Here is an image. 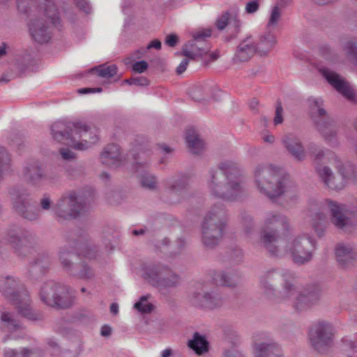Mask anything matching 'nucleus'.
<instances>
[{
  "instance_id": "f257e3e1",
  "label": "nucleus",
  "mask_w": 357,
  "mask_h": 357,
  "mask_svg": "<svg viewBox=\"0 0 357 357\" xmlns=\"http://www.w3.org/2000/svg\"><path fill=\"white\" fill-rule=\"evenodd\" d=\"M248 178L244 170L235 162H220L209 170L206 185L211 195L225 201L234 202L248 192Z\"/></svg>"
},
{
  "instance_id": "f03ea898",
  "label": "nucleus",
  "mask_w": 357,
  "mask_h": 357,
  "mask_svg": "<svg viewBox=\"0 0 357 357\" xmlns=\"http://www.w3.org/2000/svg\"><path fill=\"white\" fill-rule=\"evenodd\" d=\"M254 183L260 193L271 200L283 197L287 201L297 198V186L289 176L272 165L260 164L253 170Z\"/></svg>"
},
{
  "instance_id": "7ed1b4c3",
  "label": "nucleus",
  "mask_w": 357,
  "mask_h": 357,
  "mask_svg": "<svg viewBox=\"0 0 357 357\" xmlns=\"http://www.w3.org/2000/svg\"><path fill=\"white\" fill-rule=\"evenodd\" d=\"M53 139L76 150L85 151L99 140V129L82 120L56 121L51 127Z\"/></svg>"
},
{
  "instance_id": "20e7f679",
  "label": "nucleus",
  "mask_w": 357,
  "mask_h": 357,
  "mask_svg": "<svg viewBox=\"0 0 357 357\" xmlns=\"http://www.w3.org/2000/svg\"><path fill=\"white\" fill-rule=\"evenodd\" d=\"M36 13L30 20L28 26L30 36L36 42L43 44L52 38V24L58 26L61 19L59 10L54 0H33Z\"/></svg>"
},
{
  "instance_id": "39448f33",
  "label": "nucleus",
  "mask_w": 357,
  "mask_h": 357,
  "mask_svg": "<svg viewBox=\"0 0 357 357\" xmlns=\"http://www.w3.org/2000/svg\"><path fill=\"white\" fill-rule=\"evenodd\" d=\"M0 293L15 305L18 312L24 317L34 321L43 320V313L32 307L29 294L18 278L1 275Z\"/></svg>"
},
{
  "instance_id": "423d86ee",
  "label": "nucleus",
  "mask_w": 357,
  "mask_h": 357,
  "mask_svg": "<svg viewBox=\"0 0 357 357\" xmlns=\"http://www.w3.org/2000/svg\"><path fill=\"white\" fill-rule=\"evenodd\" d=\"M227 223V213L222 204H214L201 224V241L206 249L218 246L223 238Z\"/></svg>"
},
{
  "instance_id": "0eeeda50",
  "label": "nucleus",
  "mask_w": 357,
  "mask_h": 357,
  "mask_svg": "<svg viewBox=\"0 0 357 357\" xmlns=\"http://www.w3.org/2000/svg\"><path fill=\"white\" fill-rule=\"evenodd\" d=\"M312 214L313 227L319 237L324 235L325 227L322 225L326 220V212L331 213V221L334 226L342 230L347 231L353 225L351 214L345 209L344 205L329 199L325 200L319 204L317 211L310 207Z\"/></svg>"
},
{
  "instance_id": "6e6552de",
  "label": "nucleus",
  "mask_w": 357,
  "mask_h": 357,
  "mask_svg": "<svg viewBox=\"0 0 357 357\" xmlns=\"http://www.w3.org/2000/svg\"><path fill=\"white\" fill-rule=\"evenodd\" d=\"M93 200L91 191L71 190L58 199L54 206V213L60 219L76 218L89 210Z\"/></svg>"
},
{
  "instance_id": "1a4fd4ad",
  "label": "nucleus",
  "mask_w": 357,
  "mask_h": 357,
  "mask_svg": "<svg viewBox=\"0 0 357 357\" xmlns=\"http://www.w3.org/2000/svg\"><path fill=\"white\" fill-rule=\"evenodd\" d=\"M289 228V219L280 213L269 212L264 218V229L261 233L260 243L273 257H282L284 251L280 248V231Z\"/></svg>"
},
{
  "instance_id": "9d476101",
  "label": "nucleus",
  "mask_w": 357,
  "mask_h": 357,
  "mask_svg": "<svg viewBox=\"0 0 357 357\" xmlns=\"http://www.w3.org/2000/svg\"><path fill=\"white\" fill-rule=\"evenodd\" d=\"M142 276L151 286L165 293L176 288L181 283V277L168 266L161 264H144Z\"/></svg>"
},
{
  "instance_id": "9b49d317",
  "label": "nucleus",
  "mask_w": 357,
  "mask_h": 357,
  "mask_svg": "<svg viewBox=\"0 0 357 357\" xmlns=\"http://www.w3.org/2000/svg\"><path fill=\"white\" fill-rule=\"evenodd\" d=\"M309 114L317 129L324 139L332 144L336 143V127L333 118L327 114L321 98L310 97L307 99Z\"/></svg>"
},
{
  "instance_id": "f8f14e48",
  "label": "nucleus",
  "mask_w": 357,
  "mask_h": 357,
  "mask_svg": "<svg viewBox=\"0 0 357 357\" xmlns=\"http://www.w3.org/2000/svg\"><path fill=\"white\" fill-rule=\"evenodd\" d=\"M70 241L75 244L74 248L65 245L59 250L58 253L60 265L69 275L74 273V269L77 266V264L75 261L79 259L78 250L85 255H89L84 251V247L88 246L89 236L86 231L79 229L72 234Z\"/></svg>"
},
{
  "instance_id": "ddd939ff",
  "label": "nucleus",
  "mask_w": 357,
  "mask_h": 357,
  "mask_svg": "<svg viewBox=\"0 0 357 357\" xmlns=\"http://www.w3.org/2000/svg\"><path fill=\"white\" fill-rule=\"evenodd\" d=\"M4 240L20 257H28L36 252L37 241L29 231L15 225L10 226L6 231Z\"/></svg>"
},
{
  "instance_id": "4468645a",
  "label": "nucleus",
  "mask_w": 357,
  "mask_h": 357,
  "mask_svg": "<svg viewBox=\"0 0 357 357\" xmlns=\"http://www.w3.org/2000/svg\"><path fill=\"white\" fill-rule=\"evenodd\" d=\"M9 195L13 208L19 216L29 221H36L40 218L37 207L31 203V195L27 188L14 186L10 189Z\"/></svg>"
},
{
  "instance_id": "2eb2a0df",
  "label": "nucleus",
  "mask_w": 357,
  "mask_h": 357,
  "mask_svg": "<svg viewBox=\"0 0 357 357\" xmlns=\"http://www.w3.org/2000/svg\"><path fill=\"white\" fill-rule=\"evenodd\" d=\"M315 248V241L305 234L295 236L281 250L285 252L284 255L289 252L295 264L303 265L312 261Z\"/></svg>"
},
{
  "instance_id": "dca6fc26",
  "label": "nucleus",
  "mask_w": 357,
  "mask_h": 357,
  "mask_svg": "<svg viewBox=\"0 0 357 357\" xmlns=\"http://www.w3.org/2000/svg\"><path fill=\"white\" fill-rule=\"evenodd\" d=\"M335 329L326 321H318L310 333V340L312 348L319 354L328 353L334 344Z\"/></svg>"
},
{
  "instance_id": "f3484780",
  "label": "nucleus",
  "mask_w": 357,
  "mask_h": 357,
  "mask_svg": "<svg viewBox=\"0 0 357 357\" xmlns=\"http://www.w3.org/2000/svg\"><path fill=\"white\" fill-rule=\"evenodd\" d=\"M190 302L195 307L215 310L224 305L225 299L217 289L208 290L204 284L197 283L190 296Z\"/></svg>"
},
{
  "instance_id": "a211bd4d",
  "label": "nucleus",
  "mask_w": 357,
  "mask_h": 357,
  "mask_svg": "<svg viewBox=\"0 0 357 357\" xmlns=\"http://www.w3.org/2000/svg\"><path fill=\"white\" fill-rule=\"evenodd\" d=\"M211 30L202 29L191 33L192 40L185 43L182 47L181 55L190 59L201 56L210 50V46L206 43V38L211 37Z\"/></svg>"
},
{
  "instance_id": "6ab92c4d",
  "label": "nucleus",
  "mask_w": 357,
  "mask_h": 357,
  "mask_svg": "<svg viewBox=\"0 0 357 357\" xmlns=\"http://www.w3.org/2000/svg\"><path fill=\"white\" fill-rule=\"evenodd\" d=\"M166 192L170 197L169 202L181 203L189 199L190 192L189 176L181 174L176 177H172L166 182Z\"/></svg>"
},
{
  "instance_id": "aec40b11",
  "label": "nucleus",
  "mask_w": 357,
  "mask_h": 357,
  "mask_svg": "<svg viewBox=\"0 0 357 357\" xmlns=\"http://www.w3.org/2000/svg\"><path fill=\"white\" fill-rule=\"evenodd\" d=\"M319 72L327 82L345 98L351 102H357L356 94L349 83L342 78L340 75L327 68H320Z\"/></svg>"
},
{
  "instance_id": "412c9836",
  "label": "nucleus",
  "mask_w": 357,
  "mask_h": 357,
  "mask_svg": "<svg viewBox=\"0 0 357 357\" xmlns=\"http://www.w3.org/2000/svg\"><path fill=\"white\" fill-rule=\"evenodd\" d=\"M289 271L283 268H271L260 276V287L268 296L274 295L276 288L284 277H289Z\"/></svg>"
},
{
  "instance_id": "4be33fe9",
  "label": "nucleus",
  "mask_w": 357,
  "mask_h": 357,
  "mask_svg": "<svg viewBox=\"0 0 357 357\" xmlns=\"http://www.w3.org/2000/svg\"><path fill=\"white\" fill-rule=\"evenodd\" d=\"M321 296V291L319 287L309 286L300 291L294 302V307L298 312L307 310L317 305Z\"/></svg>"
},
{
  "instance_id": "5701e85b",
  "label": "nucleus",
  "mask_w": 357,
  "mask_h": 357,
  "mask_svg": "<svg viewBox=\"0 0 357 357\" xmlns=\"http://www.w3.org/2000/svg\"><path fill=\"white\" fill-rule=\"evenodd\" d=\"M22 176L25 182L35 187L40 186L47 178L45 169L37 162L27 164L23 168Z\"/></svg>"
},
{
  "instance_id": "b1692460",
  "label": "nucleus",
  "mask_w": 357,
  "mask_h": 357,
  "mask_svg": "<svg viewBox=\"0 0 357 357\" xmlns=\"http://www.w3.org/2000/svg\"><path fill=\"white\" fill-rule=\"evenodd\" d=\"M282 144L288 153L297 161H303L306 152L301 139L294 133H288L282 138Z\"/></svg>"
},
{
  "instance_id": "393cba45",
  "label": "nucleus",
  "mask_w": 357,
  "mask_h": 357,
  "mask_svg": "<svg viewBox=\"0 0 357 357\" xmlns=\"http://www.w3.org/2000/svg\"><path fill=\"white\" fill-rule=\"evenodd\" d=\"M316 171L325 185L332 190H340L347 185L340 174L337 176L334 175L331 168L327 166L319 165L316 167Z\"/></svg>"
},
{
  "instance_id": "a878e982",
  "label": "nucleus",
  "mask_w": 357,
  "mask_h": 357,
  "mask_svg": "<svg viewBox=\"0 0 357 357\" xmlns=\"http://www.w3.org/2000/svg\"><path fill=\"white\" fill-rule=\"evenodd\" d=\"M335 251L338 264L344 268L353 266L357 261V249L351 245L339 243Z\"/></svg>"
},
{
  "instance_id": "bb28decb",
  "label": "nucleus",
  "mask_w": 357,
  "mask_h": 357,
  "mask_svg": "<svg viewBox=\"0 0 357 357\" xmlns=\"http://www.w3.org/2000/svg\"><path fill=\"white\" fill-rule=\"evenodd\" d=\"M213 281L218 285L236 287L241 281V274L234 269L214 271L211 275Z\"/></svg>"
},
{
  "instance_id": "cd10ccee",
  "label": "nucleus",
  "mask_w": 357,
  "mask_h": 357,
  "mask_svg": "<svg viewBox=\"0 0 357 357\" xmlns=\"http://www.w3.org/2000/svg\"><path fill=\"white\" fill-rule=\"evenodd\" d=\"M51 261V257L47 253H39L29 266V274L31 279L37 280L45 275L49 270Z\"/></svg>"
},
{
  "instance_id": "c85d7f7f",
  "label": "nucleus",
  "mask_w": 357,
  "mask_h": 357,
  "mask_svg": "<svg viewBox=\"0 0 357 357\" xmlns=\"http://www.w3.org/2000/svg\"><path fill=\"white\" fill-rule=\"evenodd\" d=\"M289 277H284L276 288L274 295L270 296L272 298L278 301H287L289 299L296 291L294 284V273L289 271Z\"/></svg>"
},
{
  "instance_id": "c756f323",
  "label": "nucleus",
  "mask_w": 357,
  "mask_h": 357,
  "mask_svg": "<svg viewBox=\"0 0 357 357\" xmlns=\"http://www.w3.org/2000/svg\"><path fill=\"white\" fill-rule=\"evenodd\" d=\"M255 54L257 52L255 43L251 40L250 37H248L243 40L236 47L232 62L236 64L246 62Z\"/></svg>"
},
{
  "instance_id": "7c9ffc66",
  "label": "nucleus",
  "mask_w": 357,
  "mask_h": 357,
  "mask_svg": "<svg viewBox=\"0 0 357 357\" xmlns=\"http://www.w3.org/2000/svg\"><path fill=\"white\" fill-rule=\"evenodd\" d=\"M254 351L255 357H284L281 347L273 340L255 343Z\"/></svg>"
},
{
  "instance_id": "2f4dec72",
  "label": "nucleus",
  "mask_w": 357,
  "mask_h": 357,
  "mask_svg": "<svg viewBox=\"0 0 357 357\" xmlns=\"http://www.w3.org/2000/svg\"><path fill=\"white\" fill-rule=\"evenodd\" d=\"M103 164L110 167H119L122 162L120 148L118 145L112 144L107 145L100 155Z\"/></svg>"
},
{
  "instance_id": "473e14b6",
  "label": "nucleus",
  "mask_w": 357,
  "mask_h": 357,
  "mask_svg": "<svg viewBox=\"0 0 357 357\" xmlns=\"http://www.w3.org/2000/svg\"><path fill=\"white\" fill-rule=\"evenodd\" d=\"M75 296L73 289L66 285L59 283L54 307L59 309H67L70 307L74 303Z\"/></svg>"
},
{
  "instance_id": "72a5a7b5",
  "label": "nucleus",
  "mask_w": 357,
  "mask_h": 357,
  "mask_svg": "<svg viewBox=\"0 0 357 357\" xmlns=\"http://www.w3.org/2000/svg\"><path fill=\"white\" fill-rule=\"evenodd\" d=\"M59 283L54 281L45 282L40 288V298L45 305L54 307L55 299Z\"/></svg>"
},
{
  "instance_id": "f704fd0d",
  "label": "nucleus",
  "mask_w": 357,
  "mask_h": 357,
  "mask_svg": "<svg viewBox=\"0 0 357 357\" xmlns=\"http://www.w3.org/2000/svg\"><path fill=\"white\" fill-rule=\"evenodd\" d=\"M186 143L189 151L195 155L201 153L204 149V142L198 132L194 128H189L186 132Z\"/></svg>"
},
{
  "instance_id": "c9c22d12",
  "label": "nucleus",
  "mask_w": 357,
  "mask_h": 357,
  "mask_svg": "<svg viewBox=\"0 0 357 357\" xmlns=\"http://www.w3.org/2000/svg\"><path fill=\"white\" fill-rule=\"evenodd\" d=\"M48 344L53 349L52 354L56 357H78L82 351L81 344L78 341L63 349H60L54 341H50Z\"/></svg>"
},
{
  "instance_id": "e433bc0d",
  "label": "nucleus",
  "mask_w": 357,
  "mask_h": 357,
  "mask_svg": "<svg viewBox=\"0 0 357 357\" xmlns=\"http://www.w3.org/2000/svg\"><path fill=\"white\" fill-rule=\"evenodd\" d=\"M276 38L274 34L267 32L259 37L257 43H255L257 54L259 56H266L276 44Z\"/></svg>"
},
{
  "instance_id": "4c0bfd02",
  "label": "nucleus",
  "mask_w": 357,
  "mask_h": 357,
  "mask_svg": "<svg viewBox=\"0 0 357 357\" xmlns=\"http://www.w3.org/2000/svg\"><path fill=\"white\" fill-rule=\"evenodd\" d=\"M22 325L17 321L12 313L0 312V329L9 333L17 332Z\"/></svg>"
},
{
  "instance_id": "58836bf2",
  "label": "nucleus",
  "mask_w": 357,
  "mask_h": 357,
  "mask_svg": "<svg viewBox=\"0 0 357 357\" xmlns=\"http://www.w3.org/2000/svg\"><path fill=\"white\" fill-rule=\"evenodd\" d=\"M188 346L198 355L204 354L208 351V341L204 336L200 335L198 332H195L193 334L192 339L188 340Z\"/></svg>"
},
{
  "instance_id": "ea45409f",
  "label": "nucleus",
  "mask_w": 357,
  "mask_h": 357,
  "mask_svg": "<svg viewBox=\"0 0 357 357\" xmlns=\"http://www.w3.org/2000/svg\"><path fill=\"white\" fill-rule=\"evenodd\" d=\"M337 169L346 184L349 182H354L356 180V169L354 165L351 163L340 165L337 167Z\"/></svg>"
},
{
  "instance_id": "a19ab883",
  "label": "nucleus",
  "mask_w": 357,
  "mask_h": 357,
  "mask_svg": "<svg viewBox=\"0 0 357 357\" xmlns=\"http://www.w3.org/2000/svg\"><path fill=\"white\" fill-rule=\"evenodd\" d=\"M74 273L70 275L84 280H89L94 278V271L85 263H80L76 265Z\"/></svg>"
},
{
  "instance_id": "79ce46f5",
  "label": "nucleus",
  "mask_w": 357,
  "mask_h": 357,
  "mask_svg": "<svg viewBox=\"0 0 357 357\" xmlns=\"http://www.w3.org/2000/svg\"><path fill=\"white\" fill-rule=\"evenodd\" d=\"M342 50L347 60L357 68V40L347 41L344 43Z\"/></svg>"
},
{
  "instance_id": "37998d69",
  "label": "nucleus",
  "mask_w": 357,
  "mask_h": 357,
  "mask_svg": "<svg viewBox=\"0 0 357 357\" xmlns=\"http://www.w3.org/2000/svg\"><path fill=\"white\" fill-rule=\"evenodd\" d=\"M138 178L142 187L151 190L156 189L158 180L153 174L143 171L139 174Z\"/></svg>"
},
{
  "instance_id": "c03bdc74",
  "label": "nucleus",
  "mask_w": 357,
  "mask_h": 357,
  "mask_svg": "<svg viewBox=\"0 0 357 357\" xmlns=\"http://www.w3.org/2000/svg\"><path fill=\"white\" fill-rule=\"evenodd\" d=\"M117 66L115 64L110 66L102 64L92 68L91 71L97 72L98 75L100 77L110 78L113 77L117 73Z\"/></svg>"
},
{
  "instance_id": "a18cd8bd",
  "label": "nucleus",
  "mask_w": 357,
  "mask_h": 357,
  "mask_svg": "<svg viewBox=\"0 0 357 357\" xmlns=\"http://www.w3.org/2000/svg\"><path fill=\"white\" fill-rule=\"evenodd\" d=\"M341 349L344 351H351L352 355L349 357L357 356V337L353 338L345 336L340 340Z\"/></svg>"
},
{
  "instance_id": "49530a36",
  "label": "nucleus",
  "mask_w": 357,
  "mask_h": 357,
  "mask_svg": "<svg viewBox=\"0 0 357 357\" xmlns=\"http://www.w3.org/2000/svg\"><path fill=\"white\" fill-rule=\"evenodd\" d=\"M34 354L33 349L28 347L22 348L20 351L15 349H6L3 351V357H32Z\"/></svg>"
},
{
  "instance_id": "de8ad7c7",
  "label": "nucleus",
  "mask_w": 357,
  "mask_h": 357,
  "mask_svg": "<svg viewBox=\"0 0 357 357\" xmlns=\"http://www.w3.org/2000/svg\"><path fill=\"white\" fill-rule=\"evenodd\" d=\"M241 224L244 231L247 234H250L255 229V224L252 215L248 211H242L241 213Z\"/></svg>"
},
{
  "instance_id": "09e8293b",
  "label": "nucleus",
  "mask_w": 357,
  "mask_h": 357,
  "mask_svg": "<svg viewBox=\"0 0 357 357\" xmlns=\"http://www.w3.org/2000/svg\"><path fill=\"white\" fill-rule=\"evenodd\" d=\"M149 297V295L142 296L134 305V307L142 313H151L154 310V305L148 301Z\"/></svg>"
},
{
  "instance_id": "8fccbe9b",
  "label": "nucleus",
  "mask_w": 357,
  "mask_h": 357,
  "mask_svg": "<svg viewBox=\"0 0 357 357\" xmlns=\"http://www.w3.org/2000/svg\"><path fill=\"white\" fill-rule=\"evenodd\" d=\"M227 259L234 264H238L243 261V252L239 247L229 248L227 251Z\"/></svg>"
},
{
  "instance_id": "3c124183",
  "label": "nucleus",
  "mask_w": 357,
  "mask_h": 357,
  "mask_svg": "<svg viewBox=\"0 0 357 357\" xmlns=\"http://www.w3.org/2000/svg\"><path fill=\"white\" fill-rule=\"evenodd\" d=\"M54 204L50 196L47 194H44L39 200L38 207H37L40 217L41 216L42 212H47L51 210L54 211Z\"/></svg>"
},
{
  "instance_id": "603ef678",
  "label": "nucleus",
  "mask_w": 357,
  "mask_h": 357,
  "mask_svg": "<svg viewBox=\"0 0 357 357\" xmlns=\"http://www.w3.org/2000/svg\"><path fill=\"white\" fill-rule=\"evenodd\" d=\"M186 246V241L183 237L178 238L174 243L171 244V250L169 252V257H176L181 253Z\"/></svg>"
},
{
  "instance_id": "864d4df0",
  "label": "nucleus",
  "mask_w": 357,
  "mask_h": 357,
  "mask_svg": "<svg viewBox=\"0 0 357 357\" xmlns=\"http://www.w3.org/2000/svg\"><path fill=\"white\" fill-rule=\"evenodd\" d=\"M279 6H274L271 10L270 17L267 23L268 29L275 28L282 17V11Z\"/></svg>"
},
{
  "instance_id": "5fc2aeb1",
  "label": "nucleus",
  "mask_w": 357,
  "mask_h": 357,
  "mask_svg": "<svg viewBox=\"0 0 357 357\" xmlns=\"http://www.w3.org/2000/svg\"><path fill=\"white\" fill-rule=\"evenodd\" d=\"M308 151L314 160L317 162H319L324 158L325 153L322 148L319 147L314 143H310L308 145Z\"/></svg>"
},
{
  "instance_id": "6e6d98bb",
  "label": "nucleus",
  "mask_w": 357,
  "mask_h": 357,
  "mask_svg": "<svg viewBox=\"0 0 357 357\" xmlns=\"http://www.w3.org/2000/svg\"><path fill=\"white\" fill-rule=\"evenodd\" d=\"M10 158L3 147H0V180L2 178L4 170L10 165Z\"/></svg>"
},
{
  "instance_id": "4d7b16f0",
  "label": "nucleus",
  "mask_w": 357,
  "mask_h": 357,
  "mask_svg": "<svg viewBox=\"0 0 357 357\" xmlns=\"http://www.w3.org/2000/svg\"><path fill=\"white\" fill-rule=\"evenodd\" d=\"M171 241L167 237L162 238L157 241L155 245V248L158 251L166 255L169 257V252L171 250Z\"/></svg>"
},
{
  "instance_id": "13d9d810",
  "label": "nucleus",
  "mask_w": 357,
  "mask_h": 357,
  "mask_svg": "<svg viewBox=\"0 0 357 357\" xmlns=\"http://www.w3.org/2000/svg\"><path fill=\"white\" fill-rule=\"evenodd\" d=\"M66 172L68 176L74 179L83 174V168L82 166L70 165L66 169Z\"/></svg>"
},
{
  "instance_id": "bf43d9fd",
  "label": "nucleus",
  "mask_w": 357,
  "mask_h": 357,
  "mask_svg": "<svg viewBox=\"0 0 357 357\" xmlns=\"http://www.w3.org/2000/svg\"><path fill=\"white\" fill-rule=\"evenodd\" d=\"M124 82L130 85L141 86H148L149 84V79L146 77L142 76L127 79Z\"/></svg>"
},
{
  "instance_id": "052dcab7",
  "label": "nucleus",
  "mask_w": 357,
  "mask_h": 357,
  "mask_svg": "<svg viewBox=\"0 0 357 357\" xmlns=\"http://www.w3.org/2000/svg\"><path fill=\"white\" fill-rule=\"evenodd\" d=\"M26 336V333L24 331V329L23 328L22 326H20V329L18 330L17 332H14L13 333H9L4 336L3 338V342H6L8 340H20V339H24Z\"/></svg>"
},
{
  "instance_id": "680f3d73",
  "label": "nucleus",
  "mask_w": 357,
  "mask_h": 357,
  "mask_svg": "<svg viewBox=\"0 0 357 357\" xmlns=\"http://www.w3.org/2000/svg\"><path fill=\"white\" fill-rule=\"evenodd\" d=\"M229 18V13L228 12L225 13L221 17H220L216 21V26L219 30H223L228 24Z\"/></svg>"
},
{
  "instance_id": "e2e57ef3",
  "label": "nucleus",
  "mask_w": 357,
  "mask_h": 357,
  "mask_svg": "<svg viewBox=\"0 0 357 357\" xmlns=\"http://www.w3.org/2000/svg\"><path fill=\"white\" fill-rule=\"evenodd\" d=\"M282 112L283 108L282 106V103L280 101L277 102L276 104V108H275V116L274 118V123L275 125L280 124L283 121V117H282Z\"/></svg>"
},
{
  "instance_id": "0e129e2a",
  "label": "nucleus",
  "mask_w": 357,
  "mask_h": 357,
  "mask_svg": "<svg viewBox=\"0 0 357 357\" xmlns=\"http://www.w3.org/2000/svg\"><path fill=\"white\" fill-rule=\"evenodd\" d=\"M132 68L136 73H142L148 68V63L145 61H137L132 65Z\"/></svg>"
},
{
  "instance_id": "69168bd1",
  "label": "nucleus",
  "mask_w": 357,
  "mask_h": 357,
  "mask_svg": "<svg viewBox=\"0 0 357 357\" xmlns=\"http://www.w3.org/2000/svg\"><path fill=\"white\" fill-rule=\"evenodd\" d=\"M259 4L257 1H251L247 3L245 10L248 13H254L259 10Z\"/></svg>"
},
{
  "instance_id": "338daca9",
  "label": "nucleus",
  "mask_w": 357,
  "mask_h": 357,
  "mask_svg": "<svg viewBox=\"0 0 357 357\" xmlns=\"http://www.w3.org/2000/svg\"><path fill=\"white\" fill-rule=\"evenodd\" d=\"M165 42L169 47H175L178 43V37L174 33L169 34L166 36Z\"/></svg>"
},
{
  "instance_id": "774afa93",
  "label": "nucleus",
  "mask_w": 357,
  "mask_h": 357,
  "mask_svg": "<svg viewBox=\"0 0 357 357\" xmlns=\"http://www.w3.org/2000/svg\"><path fill=\"white\" fill-rule=\"evenodd\" d=\"M223 357H244L242 353L235 348L225 350L223 353Z\"/></svg>"
}]
</instances>
